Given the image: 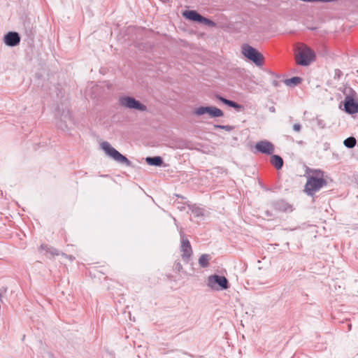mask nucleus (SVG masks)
I'll return each instance as SVG.
<instances>
[{
    "mask_svg": "<svg viewBox=\"0 0 358 358\" xmlns=\"http://www.w3.org/2000/svg\"><path fill=\"white\" fill-rule=\"evenodd\" d=\"M62 121L65 122V124L64 126L62 124H59V127L63 130L65 128H67V122L73 123L72 115L69 110H67L66 113L64 112V113L62 115Z\"/></svg>",
    "mask_w": 358,
    "mask_h": 358,
    "instance_id": "18",
    "label": "nucleus"
},
{
    "mask_svg": "<svg viewBox=\"0 0 358 358\" xmlns=\"http://www.w3.org/2000/svg\"><path fill=\"white\" fill-rule=\"evenodd\" d=\"M119 102L121 106L129 109H135L140 111H145L147 109L144 104L131 96L120 97Z\"/></svg>",
    "mask_w": 358,
    "mask_h": 358,
    "instance_id": "6",
    "label": "nucleus"
},
{
    "mask_svg": "<svg viewBox=\"0 0 358 358\" xmlns=\"http://www.w3.org/2000/svg\"><path fill=\"white\" fill-rule=\"evenodd\" d=\"M173 268L175 271L180 272L182 269V266L179 262H176L173 264Z\"/></svg>",
    "mask_w": 358,
    "mask_h": 358,
    "instance_id": "24",
    "label": "nucleus"
},
{
    "mask_svg": "<svg viewBox=\"0 0 358 358\" xmlns=\"http://www.w3.org/2000/svg\"><path fill=\"white\" fill-rule=\"evenodd\" d=\"M233 108H235L238 111L241 110L242 109H243V106L242 105H241V104H238L236 102L235 103L234 106Z\"/></svg>",
    "mask_w": 358,
    "mask_h": 358,
    "instance_id": "27",
    "label": "nucleus"
},
{
    "mask_svg": "<svg viewBox=\"0 0 358 358\" xmlns=\"http://www.w3.org/2000/svg\"><path fill=\"white\" fill-rule=\"evenodd\" d=\"M40 248L41 250L45 251V255H49V257L58 256L60 255L58 250L45 244H42Z\"/></svg>",
    "mask_w": 358,
    "mask_h": 358,
    "instance_id": "14",
    "label": "nucleus"
},
{
    "mask_svg": "<svg viewBox=\"0 0 358 358\" xmlns=\"http://www.w3.org/2000/svg\"><path fill=\"white\" fill-rule=\"evenodd\" d=\"M194 114L199 116L208 114L210 117H220L224 115L223 111L215 106H200L196 108Z\"/></svg>",
    "mask_w": 358,
    "mask_h": 358,
    "instance_id": "8",
    "label": "nucleus"
},
{
    "mask_svg": "<svg viewBox=\"0 0 358 358\" xmlns=\"http://www.w3.org/2000/svg\"><path fill=\"white\" fill-rule=\"evenodd\" d=\"M180 250L182 252V259L185 262H188L192 255V249L190 243L185 236L182 231H180Z\"/></svg>",
    "mask_w": 358,
    "mask_h": 358,
    "instance_id": "7",
    "label": "nucleus"
},
{
    "mask_svg": "<svg viewBox=\"0 0 358 358\" xmlns=\"http://www.w3.org/2000/svg\"><path fill=\"white\" fill-rule=\"evenodd\" d=\"M267 216H271V213L268 211L266 212Z\"/></svg>",
    "mask_w": 358,
    "mask_h": 358,
    "instance_id": "29",
    "label": "nucleus"
},
{
    "mask_svg": "<svg viewBox=\"0 0 358 358\" xmlns=\"http://www.w3.org/2000/svg\"><path fill=\"white\" fill-rule=\"evenodd\" d=\"M293 129L294 131L299 132L301 129V125L299 123L294 124L293 125Z\"/></svg>",
    "mask_w": 358,
    "mask_h": 358,
    "instance_id": "26",
    "label": "nucleus"
},
{
    "mask_svg": "<svg viewBox=\"0 0 358 358\" xmlns=\"http://www.w3.org/2000/svg\"><path fill=\"white\" fill-rule=\"evenodd\" d=\"M218 99L223 103H224L225 105L229 106V107H231L233 108L234 106V104H235V101H231V100H229V99H227L224 97H222V96H219Z\"/></svg>",
    "mask_w": 358,
    "mask_h": 358,
    "instance_id": "23",
    "label": "nucleus"
},
{
    "mask_svg": "<svg viewBox=\"0 0 358 358\" xmlns=\"http://www.w3.org/2000/svg\"><path fill=\"white\" fill-rule=\"evenodd\" d=\"M183 15L192 21L201 22L203 16L195 10H186L184 12Z\"/></svg>",
    "mask_w": 358,
    "mask_h": 358,
    "instance_id": "13",
    "label": "nucleus"
},
{
    "mask_svg": "<svg viewBox=\"0 0 358 358\" xmlns=\"http://www.w3.org/2000/svg\"><path fill=\"white\" fill-rule=\"evenodd\" d=\"M301 82V78H299V77H293V78H289V79H286L285 80V83L288 85V86H291V85H297L299 84H300Z\"/></svg>",
    "mask_w": 358,
    "mask_h": 358,
    "instance_id": "20",
    "label": "nucleus"
},
{
    "mask_svg": "<svg viewBox=\"0 0 358 358\" xmlns=\"http://www.w3.org/2000/svg\"><path fill=\"white\" fill-rule=\"evenodd\" d=\"M307 181L305 185L304 192L313 196L323 187L327 185V181L324 178V172L320 169H311L308 168L306 171Z\"/></svg>",
    "mask_w": 358,
    "mask_h": 358,
    "instance_id": "1",
    "label": "nucleus"
},
{
    "mask_svg": "<svg viewBox=\"0 0 358 358\" xmlns=\"http://www.w3.org/2000/svg\"><path fill=\"white\" fill-rule=\"evenodd\" d=\"M101 146L105 152L116 162L127 166L131 165V162L125 156L122 155L120 152L112 147L109 143L106 141L103 142Z\"/></svg>",
    "mask_w": 358,
    "mask_h": 358,
    "instance_id": "4",
    "label": "nucleus"
},
{
    "mask_svg": "<svg viewBox=\"0 0 358 358\" xmlns=\"http://www.w3.org/2000/svg\"><path fill=\"white\" fill-rule=\"evenodd\" d=\"M210 255L203 254L199 258V264L202 268H206L209 266V262L211 259Z\"/></svg>",
    "mask_w": 358,
    "mask_h": 358,
    "instance_id": "17",
    "label": "nucleus"
},
{
    "mask_svg": "<svg viewBox=\"0 0 358 358\" xmlns=\"http://www.w3.org/2000/svg\"><path fill=\"white\" fill-rule=\"evenodd\" d=\"M315 59V52L306 45L299 48L296 55V63L301 66H308Z\"/></svg>",
    "mask_w": 358,
    "mask_h": 358,
    "instance_id": "2",
    "label": "nucleus"
},
{
    "mask_svg": "<svg viewBox=\"0 0 358 358\" xmlns=\"http://www.w3.org/2000/svg\"><path fill=\"white\" fill-rule=\"evenodd\" d=\"M255 148L261 153L271 155L274 152L275 148L273 143L268 141H261L256 143Z\"/></svg>",
    "mask_w": 358,
    "mask_h": 358,
    "instance_id": "11",
    "label": "nucleus"
},
{
    "mask_svg": "<svg viewBox=\"0 0 358 358\" xmlns=\"http://www.w3.org/2000/svg\"><path fill=\"white\" fill-rule=\"evenodd\" d=\"M271 206L276 210L282 212L292 211V206L285 200L274 201L271 203Z\"/></svg>",
    "mask_w": 358,
    "mask_h": 358,
    "instance_id": "12",
    "label": "nucleus"
},
{
    "mask_svg": "<svg viewBox=\"0 0 358 358\" xmlns=\"http://www.w3.org/2000/svg\"><path fill=\"white\" fill-rule=\"evenodd\" d=\"M62 255L65 256V257H67V255H66L64 253H62Z\"/></svg>",
    "mask_w": 358,
    "mask_h": 358,
    "instance_id": "30",
    "label": "nucleus"
},
{
    "mask_svg": "<svg viewBox=\"0 0 358 358\" xmlns=\"http://www.w3.org/2000/svg\"><path fill=\"white\" fill-rule=\"evenodd\" d=\"M356 143H357L356 138L353 136H350V137L347 138L344 141L343 144L345 145V147H347L348 148H352L355 146Z\"/></svg>",
    "mask_w": 358,
    "mask_h": 358,
    "instance_id": "21",
    "label": "nucleus"
},
{
    "mask_svg": "<svg viewBox=\"0 0 358 358\" xmlns=\"http://www.w3.org/2000/svg\"><path fill=\"white\" fill-rule=\"evenodd\" d=\"M271 164L275 166L277 170H280L282 169L283 166V159L282 158L277 155H273L271 156L270 159Z\"/></svg>",
    "mask_w": 358,
    "mask_h": 358,
    "instance_id": "15",
    "label": "nucleus"
},
{
    "mask_svg": "<svg viewBox=\"0 0 358 358\" xmlns=\"http://www.w3.org/2000/svg\"><path fill=\"white\" fill-rule=\"evenodd\" d=\"M189 209L195 217H199L203 216L204 210L196 204L191 206Z\"/></svg>",
    "mask_w": 358,
    "mask_h": 358,
    "instance_id": "19",
    "label": "nucleus"
},
{
    "mask_svg": "<svg viewBox=\"0 0 358 358\" xmlns=\"http://www.w3.org/2000/svg\"><path fill=\"white\" fill-rule=\"evenodd\" d=\"M146 162L151 166H162L163 164V159L161 157H148L145 159Z\"/></svg>",
    "mask_w": 358,
    "mask_h": 358,
    "instance_id": "16",
    "label": "nucleus"
},
{
    "mask_svg": "<svg viewBox=\"0 0 358 358\" xmlns=\"http://www.w3.org/2000/svg\"><path fill=\"white\" fill-rule=\"evenodd\" d=\"M3 43L9 47H15L20 44V36L17 32L9 31L3 36Z\"/></svg>",
    "mask_w": 358,
    "mask_h": 358,
    "instance_id": "10",
    "label": "nucleus"
},
{
    "mask_svg": "<svg viewBox=\"0 0 358 358\" xmlns=\"http://www.w3.org/2000/svg\"><path fill=\"white\" fill-rule=\"evenodd\" d=\"M269 110L272 113H274L275 111V109L273 106H271L269 108Z\"/></svg>",
    "mask_w": 358,
    "mask_h": 358,
    "instance_id": "28",
    "label": "nucleus"
},
{
    "mask_svg": "<svg viewBox=\"0 0 358 358\" xmlns=\"http://www.w3.org/2000/svg\"><path fill=\"white\" fill-rule=\"evenodd\" d=\"M200 23H203L206 25H208L209 27H214L216 26V24L215 22H214L213 21H212L210 19H208L205 17L203 16L202 19H201V21Z\"/></svg>",
    "mask_w": 358,
    "mask_h": 358,
    "instance_id": "22",
    "label": "nucleus"
},
{
    "mask_svg": "<svg viewBox=\"0 0 358 358\" xmlns=\"http://www.w3.org/2000/svg\"><path fill=\"white\" fill-rule=\"evenodd\" d=\"M208 286L215 290H224L229 287V283L226 277L214 274L208 276Z\"/></svg>",
    "mask_w": 358,
    "mask_h": 358,
    "instance_id": "5",
    "label": "nucleus"
},
{
    "mask_svg": "<svg viewBox=\"0 0 358 358\" xmlns=\"http://www.w3.org/2000/svg\"><path fill=\"white\" fill-rule=\"evenodd\" d=\"M215 128L224 129L226 131H230L231 129V127L229 125H215Z\"/></svg>",
    "mask_w": 358,
    "mask_h": 358,
    "instance_id": "25",
    "label": "nucleus"
},
{
    "mask_svg": "<svg viewBox=\"0 0 358 358\" xmlns=\"http://www.w3.org/2000/svg\"><path fill=\"white\" fill-rule=\"evenodd\" d=\"M242 53L257 66H262L264 64V56L262 54L248 44H243L242 45Z\"/></svg>",
    "mask_w": 358,
    "mask_h": 358,
    "instance_id": "3",
    "label": "nucleus"
},
{
    "mask_svg": "<svg viewBox=\"0 0 358 358\" xmlns=\"http://www.w3.org/2000/svg\"><path fill=\"white\" fill-rule=\"evenodd\" d=\"M344 110L348 114L358 113V103L355 101L353 96L347 95L343 101Z\"/></svg>",
    "mask_w": 358,
    "mask_h": 358,
    "instance_id": "9",
    "label": "nucleus"
}]
</instances>
